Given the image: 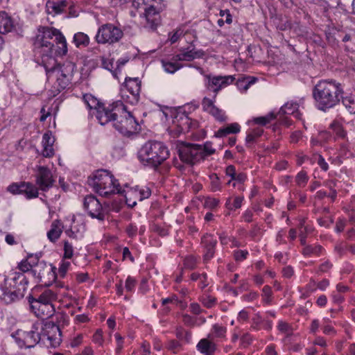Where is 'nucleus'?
<instances>
[{
  "mask_svg": "<svg viewBox=\"0 0 355 355\" xmlns=\"http://www.w3.org/2000/svg\"><path fill=\"white\" fill-rule=\"evenodd\" d=\"M54 42L58 46V53L62 55H66L68 51L67 40L61 31L53 27L40 26L37 28L33 45L35 51L42 56V64L43 59L49 62V58H53L52 52Z\"/></svg>",
  "mask_w": 355,
  "mask_h": 355,
  "instance_id": "nucleus-1",
  "label": "nucleus"
},
{
  "mask_svg": "<svg viewBox=\"0 0 355 355\" xmlns=\"http://www.w3.org/2000/svg\"><path fill=\"white\" fill-rule=\"evenodd\" d=\"M343 93L342 85L336 80H321L313 89V97L316 107L325 112L339 104Z\"/></svg>",
  "mask_w": 355,
  "mask_h": 355,
  "instance_id": "nucleus-2",
  "label": "nucleus"
},
{
  "mask_svg": "<svg viewBox=\"0 0 355 355\" xmlns=\"http://www.w3.org/2000/svg\"><path fill=\"white\" fill-rule=\"evenodd\" d=\"M170 156L168 147L162 142L148 141L138 152V159L145 166L157 168Z\"/></svg>",
  "mask_w": 355,
  "mask_h": 355,
  "instance_id": "nucleus-3",
  "label": "nucleus"
},
{
  "mask_svg": "<svg viewBox=\"0 0 355 355\" xmlns=\"http://www.w3.org/2000/svg\"><path fill=\"white\" fill-rule=\"evenodd\" d=\"M87 182L89 187L101 196L107 197L111 194L121 192L118 180L107 170H97L89 177Z\"/></svg>",
  "mask_w": 355,
  "mask_h": 355,
  "instance_id": "nucleus-4",
  "label": "nucleus"
},
{
  "mask_svg": "<svg viewBox=\"0 0 355 355\" xmlns=\"http://www.w3.org/2000/svg\"><path fill=\"white\" fill-rule=\"evenodd\" d=\"M49 59V62L43 59L42 65L46 71L47 80L52 83V87L49 91V95L55 97L67 88L69 84V79L54 58Z\"/></svg>",
  "mask_w": 355,
  "mask_h": 355,
  "instance_id": "nucleus-5",
  "label": "nucleus"
},
{
  "mask_svg": "<svg viewBox=\"0 0 355 355\" xmlns=\"http://www.w3.org/2000/svg\"><path fill=\"white\" fill-rule=\"evenodd\" d=\"M42 327V321L38 320L33 324L30 331L17 330L12 337L19 347H33L41 340Z\"/></svg>",
  "mask_w": 355,
  "mask_h": 355,
  "instance_id": "nucleus-6",
  "label": "nucleus"
},
{
  "mask_svg": "<svg viewBox=\"0 0 355 355\" xmlns=\"http://www.w3.org/2000/svg\"><path fill=\"white\" fill-rule=\"evenodd\" d=\"M123 36V31L117 26L107 23L99 26L95 35V41L99 44H114Z\"/></svg>",
  "mask_w": 355,
  "mask_h": 355,
  "instance_id": "nucleus-7",
  "label": "nucleus"
},
{
  "mask_svg": "<svg viewBox=\"0 0 355 355\" xmlns=\"http://www.w3.org/2000/svg\"><path fill=\"white\" fill-rule=\"evenodd\" d=\"M116 130L124 136H130L139 130V123L130 112L127 110L126 106L123 105V112H120L117 119L113 123Z\"/></svg>",
  "mask_w": 355,
  "mask_h": 355,
  "instance_id": "nucleus-8",
  "label": "nucleus"
},
{
  "mask_svg": "<svg viewBox=\"0 0 355 355\" xmlns=\"http://www.w3.org/2000/svg\"><path fill=\"white\" fill-rule=\"evenodd\" d=\"M123 102L121 101H116L113 102L112 104H109L107 106L104 105H100L96 109V117L99 123L104 125L110 121L113 123L119 116L120 112H123Z\"/></svg>",
  "mask_w": 355,
  "mask_h": 355,
  "instance_id": "nucleus-9",
  "label": "nucleus"
},
{
  "mask_svg": "<svg viewBox=\"0 0 355 355\" xmlns=\"http://www.w3.org/2000/svg\"><path fill=\"white\" fill-rule=\"evenodd\" d=\"M56 268L50 265L47 266L44 261H41L32 268V274L39 279L44 286H50L56 279Z\"/></svg>",
  "mask_w": 355,
  "mask_h": 355,
  "instance_id": "nucleus-10",
  "label": "nucleus"
},
{
  "mask_svg": "<svg viewBox=\"0 0 355 355\" xmlns=\"http://www.w3.org/2000/svg\"><path fill=\"white\" fill-rule=\"evenodd\" d=\"M204 77L205 79L206 88L214 93V98H216L219 91L232 84L235 80V77L232 75L214 76L211 74H205Z\"/></svg>",
  "mask_w": 355,
  "mask_h": 355,
  "instance_id": "nucleus-11",
  "label": "nucleus"
},
{
  "mask_svg": "<svg viewBox=\"0 0 355 355\" xmlns=\"http://www.w3.org/2000/svg\"><path fill=\"white\" fill-rule=\"evenodd\" d=\"M179 156L183 162L194 165L203 160L201 154V145L187 144L179 150Z\"/></svg>",
  "mask_w": 355,
  "mask_h": 355,
  "instance_id": "nucleus-12",
  "label": "nucleus"
},
{
  "mask_svg": "<svg viewBox=\"0 0 355 355\" xmlns=\"http://www.w3.org/2000/svg\"><path fill=\"white\" fill-rule=\"evenodd\" d=\"M42 331L41 332V340L44 343L49 342L53 347H58L61 342V332L58 326L52 322H44L42 321Z\"/></svg>",
  "mask_w": 355,
  "mask_h": 355,
  "instance_id": "nucleus-13",
  "label": "nucleus"
},
{
  "mask_svg": "<svg viewBox=\"0 0 355 355\" xmlns=\"http://www.w3.org/2000/svg\"><path fill=\"white\" fill-rule=\"evenodd\" d=\"M84 209L88 214L93 218H97L99 220L105 219V211L101 203L93 195H88L85 197L83 202Z\"/></svg>",
  "mask_w": 355,
  "mask_h": 355,
  "instance_id": "nucleus-14",
  "label": "nucleus"
},
{
  "mask_svg": "<svg viewBox=\"0 0 355 355\" xmlns=\"http://www.w3.org/2000/svg\"><path fill=\"white\" fill-rule=\"evenodd\" d=\"M36 175V184L39 189L43 191H48L53 187L54 180L50 169L46 166H38Z\"/></svg>",
  "mask_w": 355,
  "mask_h": 355,
  "instance_id": "nucleus-15",
  "label": "nucleus"
},
{
  "mask_svg": "<svg viewBox=\"0 0 355 355\" xmlns=\"http://www.w3.org/2000/svg\"><path fill=\"white\" fill-rule=\"evenodd\" d=\"M216 98L204 97L202 100V109L204 112L211 115L216 121H225L227 116L225 112L215 105Z\"/></svg>",
  "mask_w": 355,
  "mask_h": 355,
  "instance_id": "nucleus-16",
  "label": "nucleus"
},
{
  "mask_svg": "<svg viewBox=\"0 0 355 355\" xmlns=\"http://www.w3.org/2000/svg\"><path fill=\"white\" fill-rule=\"evenodd\" d=\"M157 3H153L145 8L144 10V15L146 20V26L154 31L157 28V26L160 23V11L162 10L161 6L157 7Z\"/></svg>",
  "mask_w": 355,
  "mask_h": 355,
  "instance_id": "nucleus-17",
  "label": "nucleus"
},
{
  "mask_svg": "<svg viewBox=\"0 0 355 355\" xmlns=\"http://www.w3.org/2000/svg\"><path fill=\"white\" fill-rule=\"evenodd\" d=\"M205 52L202 49L187 47L180 50V53L175 55V60L180 62L182 61L191 62L196 59L203 58Z\"/></svg>",
  "mask_w": 355,
  "mask_h": 355,
  "instance_id": "nucleus-18",
  "label": "nucleus"
},
{
  "mask_svg": "<svg viewBox=\"0 0 355 355\" xmlns=\"http://www.w3.org/2000/svg\"><path fill=\"white\" fill-rule=\"evenodd\" d=\"M141 80L139 78H126L125 80L124 89L122 90L128 92L132 94V101L139 102V94L141 91Z\"/></svg>",
  "mask_w": 355,
  "mask_h": 355,
  "instance_id": "nucleus-19",
  "label": "nucleus"
},
{
  "mask_svg": "<svg viewBox=\"0 0 355 355\" xmlns=\"http://www.w3.org/2000/svg\"><path fill=\"white\" fill-rule=\"evenodd\" d=\"M31 307L34 313L40 318H48L55 313V306L53 304H41L38 302L29 300Z\"/></svg>",
  "mask_w": 355,
  "mask_h": 355,
  "instance_id": "nucleus-20",
  "label": "nucleus"
},
{
  "mask_svg": "<svg viewBox=\"0 0 355 355\" xmlns=\"http://www.w3.org/2000/svg\"><path fill=\"white\" fill-rule=\"evenodd\" d=\"M202 243L204 246V260L209 261L214 255L217 241L213 235L205 234L202 238Z\"/></svg>",
  "mask_w": 355,
  "mask_h": 355,
  "instance_id": "nucleus-21",
  "label": "nucleus"
},
{
  "mask_svg": "<svg viewBox=\"0 0 355 355\" xmlns=\"http://www.w3.org/2000/svg\"><path fill=\"white\" fill-rule=\"evenodd\" d=\"M66 0H48L46 9L49 15H56L62 13L68 6Z\"/></svg>",
  "mask_w": 355,
  "mask_h": 355,
  "instance_id": "nucleus-22",
  "label": "nucleus"
},
{
  "mask_svg": "<svg viewBox=\"0 0 355 355\" xmlns=\"http://www.w3.org/2000/svg\"><path fill=\"white\" fill-rule=\"evenodd\" d=\"M119 193L124 196L125 202L128 207H133L137 205V201H141L136 187L133 188L128 187L127 189H121V192Z\"/></svg>",
  "mask_w": 355,
  "mask_h": 355,
  "instance_id": "nucleus-23",
  "label": "nucleus"
},
{
  "mask_svg": "<svg viewBox=\"0 0 355 355\" xmlns=\"http://www.w3.org/2000/svg\"><path fill=\"white\" fill-rule=\"evenodd\" d=\"M210 338H202L198 343L197 349L204 355H212L216 350V345Z\"/></svg>",
  "mask_w": 355,
  "mask_h": 355,
  "instance_id": "nucleus-24",
  "label": "nucleus"
},
{
  "mask_svg": "<svg viewBox=\"0 0 355 355\" xmlns=\"http://www.w3.org/2000/svg\"><path fill=\"white\" fill-rule=\"evenodd\" d=\"M14 28V21L10 16L4 11L0 12V33L6 34Z\"/></svg>",
  "mask_w": 355,
  "mask_h": 355,
  "instance_id": "nucleus-25",
  "label": "nucleus"
},
{
  "mask_svg": "<svg viewBox=\"0 0 355 355\" xmlns=\"http://www.w3.org/2000/svg\"><path fill=\"white\" fill-rule=\"evenodd\" d=\"M24 296V290H3L1 299L6 304L17 301Z\"/></svg>",
  "mask_w": 355,
  "mask_h": 355,
  "instance_id": "nucleus-26",
  "label": "nucleus"
},
{
  "mask_svg": "<svg viewBox=\"0 0 355 355\" xmlns=\"http://www.w3.org/2000/svg\"><path fill=\"white\" fill-rule=\"evenodd\" d=\"M62 228L63 226L60 220L53 221L51 228L47 232L48 239L53 243L55 242L60 238L62 232Z\"/></svg>",
  "mask_w": 355,
  "mask_h": 355,
  "instance_id": "nucleus-27",
  "label": "nucleus"
},
{
  "mask_svg": "<svg viewBox=\"0 0 355 355\" xmlns=\"http://www.w3.org/2000/svg\"><path fill=\"white\" fill-rule=\"evenodd\" d=\"M56 299L57 295L53 290H44L38 299H35L33 297H28V300H31V301L38 302L44 304H53Z\"/></svg>",
  "mask_w": 355,
  "mask_h": 355,
  "instance_id": "nucleus-28",
  "label": "nucleus"
},
{
  "mask_svg": "<svg viewBox=\"0 0 355 355\" xmlns=\"http://www.w3.org/2000/svg\"><path fill=\"white\" fill-rule=\"evenodd\" d=\"M162 65L164 71L167 73H174L178 70L182 69L184 65L181 64L178 60H175V55H173L171 60H162Z\"/></svg>",
  "mask_w": 355,
  "mask_h": 355,
  "instance_id": "nucleus-29",
  "label": "nucleus"
},
{
  "mask_svg": "<svg viewBox=\"0 0 355 355\" xmlns=\"http://www.w3.org/2000/svg\"><path fill=\"white\" fill-rule=\"evenodd\" d=\"M241 130V126L237 123H232L228 124L227 126L223 127L218 129L215 132V137H223L230 134H236L239 132Z\"/></svg>",
  "mask_w": 355,
  "mask_h": 355,
  "instance_id": "nucleus-30",
  "label": "nucleus"
},
{
  "mask_svg": "<svg viewBox=\"0 0 355 355\" xmlns=\"http://www.w3.org/2000/svg\"><path fill=\"white\" fill-rule=\"evenodd\" d=\"M21 194H24L27 199L35 198L38 196V188L29 182H22Z\"/></svg>",
  "mask_w": 355,
  "mask_h": 355,
  "instance_id": "nucleus-31",
  "label": "nucleus"
},
{
  "mask_svg": "<svg viewBox=\"0 0 355 355\" xmlns=\"http://www.w3.org/2000/svg\"><path fill=\"white\" fill-rule=\"evenodd\" d=\"M85 230V225L80 223V224L78 222H76L75 220H73V223L71 225L69 230L66 231V234L72 238H78L79 236H82Z\"/></svg>",
  "mask_w": 355,
  "mask_h": 355,
  "instance_id": "nucleus-32",
  "label": "nucleus"
},
{
  "mask_svg": "<svg viewBox=\"0 0 355 355\" xmlns=\"http://www.w3.org/2000/svg\"><path fill=\"white\" fill-rule=\"evenodd\" d=\"M73 42L78 48L86 47L89 44L90 39L87 34L78 32L73 35Z\"/></svg>",
  "mask_w": 355,
  "mask_h": 355,
  "instance_id": "nucleus-33",
  "label": "nucleus"
},
{
  "mask_svg": "<svg viewBox=\"0 0 355 355\" xmlns=\"http://www.w3.org/2000/svg\"><path fill=\"white\" fill-rule=\"evenodd\" d=\"M263 130L261 128H255L250 130L247 132L245 143L248 147H250V144L254 143L257 139L262 135Z\"/></svg>",
  "mask_w": 355,
  "mask_h": 355,
  "instance_id": "nucleus-34",
  "label": "nucleus"
},
{
  "mask_svg": "<svg viewBox=\"0 0 355 355\" xmlns=\"http://www.w3.org/2000/svg\"><path fill=\"white\" fill-rule=\"evenodd\" d=\"M256 81L254 77H244L237 80L236 86L241 92H245Z\"/></svg>",
  "mask_w": 355,
  "mask_h": 355,
  "instance_id": "nucleus-35",
  "label": "nucleus"
},
{
  "mask_svg": "<svg viewBox=\"0 0 355 355\" xmlns=\"http://www.w3.org/2000/svg\"><path fill=\"white\" fill-rule=\"evenodd\" d=\"M226 331L225 327L216 324L213 326L208 338L212 340L214 338H223L225 337Z\"/></svg>",
  "mask_w": 355,
  "mask_h": 355,
  "instance_id": "nucleus-36",
  "label": "nucleus"
},
{
  "mask_svg": "<svg viewBox=\"0 0 355 355\" xmlns=\"http://www.w3.org/2000/svg\"><path fill=\"white\" fill-rule=\"evenodd\" d=\"M324 248L320 245H306L303 249V254L305 256H320L323 254Z\"/></svg>",
  "mask_w": 355,
  "mask_h": 355,
  "instance_id": "nucleus-37",
  "label": "nucleus"
},
{
  "mask_svg": "<svg viewBox=\"0 0 355 355\" xmlns=\"http://www.w3.org/2000/svg\"><path fill=\"white\" fill-rule=\"evenodd\" d=\"M244 197L243 196H237L234 198L233 202H231V198L227 199L225 207L230 211H234L241 207Z\"/></svg>",
  "mask_w": 355,
  "mask_h": 355,
  "instance_id": "nucleus-38",
  "label": "nucleus"
},
{
  "mask_svg": "<svg viewBox=\"0 0 355 355\" xmlns=\"http://www.w3.org/2000/svg\"><path fill=\"white\" fill-rule=\"evenodd\" d=\"M299 105L297 103L288 102L280 109V112L284 114H294L298 110Z\"/></svg>",
  "mask_w": 355,
  "mask_h": 355,
  "instance_id": "nucleus-39",
  "label": "nucleus"
},
{
  "mask_svg": "<svg viewBox=\"0 0 355 355\" xmlns=\"http://www.w3.org/2000/svg\"><path fill=\"white\" fill-rule=\"evenodd\" d=\"M343 104L350 114H355V98L352 96H347L341 98Z\"/></svg>",
  "mask_w": 355,
  "mask_h": 355,
  "instance_id": "nucleus-40",
  "label": "nucleus"
},
{
  "mask_svg": "<svg viewBox=\"0 0 355 355\" xmlns=\"http://www.w3.org/2000/svg\"><path fill=\"white\" fill-rule=\"evenodd\" d=\"M276 117L275 114L272 112L268 114L263 116L254 117L252 119L255 124L265 125L269 123L272 120Z\"/></svg>",
  "mask_w": 355,
  "mask_h": 355,
  "instance_id": "nucleus-41",
  "label": "nucleus"
},
{
  "mask_svg": "<svg viewBox=\"0 0 355 355\" xmlns=\"http://www.w3.org/2000/svg\"><path fill=\"white\" fill-rule=\"evenodd\" d=\"M210 190L212 192L220 191L222 189L221 182L218 176L216 173L209 175Z\"/></svg>",
  "mask_w": 355,
  "mask_h": 355,
  "instance_id": "nucleus-42",
  "label": "nucleus"
},
{
  "mask_svg": "<svg viewBox=\"0 0 355 355\" xmlns=\"http://www.w3.org/2000/svg\"><path fill=\"white\" fill-rule=\"evenodd\" d=\"M330 128L333 130V132L336 135V136L339 138H345L347 135L346 132L344 130L343 127L340 123L338 121H334L331 125Z\"/></svg>",
  "mask_w": 355,
  "mask_h": 355,
  "instance_id": "nucleus-43",
  "label": "nucleus"
},
{
  "mask_svg": "<svg viewBox=\"0 0 355 355\" xmlns=\"http://www.w3.org/2000/svg\"><path fill=\"white\" fill-rule=\"evenodd\" d=\"M83 99L89 109H96L98 107V105H100L97 99L92 94H84Z\"/></svg>",
  "mask_w": 355,
  "mask_h": 355,
  "instance_id": "nucleus-44",
  "label": "nucleus"
},
{
  "mask_svg": "<svg viewBox=\"0 0 355 355\" xmlns=\"http://www.w3.org/2000/svg\"><path fill=\"white\" fill-rule=\"evenodd\" d=\"M215 153L216 149L213 148L211 142L207 141L203 146L201 145V154L203 157V160Z\"/></svg>",
  "mask_w": 355,
  "mask_h": 355,
  "instance_id": "nucleus-45",
  "label": "nucleus"
},
{
  "mask_svg": "<svg viewBox=\"0 0 355 355\" xmlns=\"http://www.w3.org/2000/svg\"><path fill=\"white\" fill-rule=\"evenodd\" d=\"M309 181L307 173L304 171H300L295 177V182L300 187H304Z\"/></svg>",
  "mask_w": 355,
  "mask_h": 355,
  "instance_id": "nucleus-46",
  "label": "nucleus"
},
{
  "mask_svg": "<svg viewBox=\"0 0 355 355\" xmlns=\"http://www.w3.org/2000/svg\"><path fill=\"white\" fill-rule=\"evenodd\" d=\"M220 203V200L217 198L212 197H207L205 199L204 207L205 208L209 209H216Z\"/></svg>",
  "mask_w": 355,
  "mask_h": 355,
  "instance_id": "nucleus-47",
  "label": "nucleus"
},
{
  "mask_svg": "<svg viewBox=\"0 0 355 355\" xmlns=\"http://www.w3.org/2000/svg\"><path fill=\"white\" fill-rule=\"evenodd\" d=\"M92 342L98 346H103L104 343V337L103 331L100 329H97L92 336Z\"/></svg>",
  "mask_w": 355,
  "mask_h": 355,
  "instance_id": "nucleus-48",
  "label": "nucleus"
},
{
  "mask_svg": "<svg viewBox=\"0 0 355 355\" xmlns=\"http://www.w3.org/2000/svg\"><path fill=\"white\" fill-rule=\"evenodd\" d=\"M83 339H84L83 334H79L75 335L70 338L69 346L72 348L77 347L83 343Z\"/></svg>",
  "mask_w": 355,
  "mask_h": 355,
  "instance_id": "nucleus-49",
  "label": "nucleus"
},
{
  "mask_svg": "<svg viewBox=\"0 0 355 355\" xmlns=\"http://www.w3.org/2000/svg\"><path fill=\"white\" fill-rule=\"evenodd\" d=\"M136 189L138 191L139 196L142 201L144 199L148 198L151 195V191L148 187H139L137 186Z\"/></svg>",
  "mask_w": 355,
  "mask_h": 355,
  "instance_id": "nucleus-50",
  "label": "nucleus"
},
{
  "mask_svg": "<svg viewBox=\"0 0 355 355\" xmlns=\"http://www.w3.org/2000/svg\"><path fill=\"white\" fill-rule=\"evenodd\" d=\"M73 255V247L68 241H64V259H71Z\"/></svg>",
  "mask_w": 355,
  "mask_h": 355,
  "instance_id": "nucleus-51",
  "label": "nucleus"
},
{
  "mask_svg": "<svg viewBox=\"0 0 355 355\" xmlns=\"http://www.w3.org/2000/svg\"><path fill=\"white\" fill-rule=\"evenodd\" d=\"M55 142V138L52 135L51 131H47L42 136V146H53Z\"/></svg>",
  "mask_w": 355,
  "mask_h": 355,
  "instance_id": "nucleus-52",
  "label": "nucleus"
},
{
  "mask_svg": "<svg viewBox=\"0 0 355 355\" xmlns=\"http://www.w3.org/2000/svg\"><path fill=\"white\" fill-rule=\"evenodd\" d=\"M114 338L116 344L115 352L116 355H119L124 346L123 338L118 333L114 334Z\"/></svg>",
  "mask_w": 355,
  "mask_h": 355,
  "instance_id": "nucleus-53",
  "label": "nucleus"
},
{
  "mask_svg": "<svg viewBox=\"0 0 355 355\" xmlns=\"http://www.w3.org/2000/svg\"><path fill=\"white\" fill-rule=\"evenodd\" d=\"M5 241L9 245H17L21 242L20 237L12 234H7L5 237Z\"/></svg>",
  "mask_w": 355,
  "mask_h": 355,
  "instance_id": "nucleus-54",
  "label": "nucleus"
},
{
  "mask_svg": "<svg viewBox=\"0 0 355 355\" xmlns=\"http://www.w3.org/2000/svg\"><path fill=\"white\" fill-rule=\"evenodd\" d=\"M248 254V251L246 250H238L234 251L233 255L236 261H243L247 258Z\"/></svg>",
  "mask_w": 355,
  "mask_h": 355,
  "instance_id": "nucleus-55",
  "label": "nucleus"
},
{
  "mask_svg": "<svg viewBox=\"0 0 355 355\" xmlns=\"http://www.w3.org/2000/svg\"><path fill=\"white\" fill-rule=\"evenodd\" d=\"M22 189V182L20 183H12L10 185H9L7 188V191L10 193L16 195V194H21Z\"/></svg>",
  "mask_w": 355,
  "mask_h": 355,
  "instance_id": "nucleus-56",
  "label": "nucleus"
},
{
  "mask_svg": "<svg viewBox=\"0 0 355 355\" xmlns=\"http://www.w3.org/2000/svg\"><path fill=\"white\" fill-rule=\"evenodd\" d=\"M184 266L186 268L193 269L196 266V259L193 256L187 257L184 260Z\"/></svg>",
  "mask_w": 355,
  "mask_h": 355,
  "instance_id": "nucleus-57",
  "label": "nucleus"
},
{
  "mask_svg": "<svg viewBox=\"0 0 355 355\" xmlns=\"http://www.w3.org/2000/svg\"><path fill=\"white\" fill-rule=\"evenodd\" d=\"M166 347L168 350L173 353H177L181 349L180 344L175 340H170L168 342Z\"/></svg>",
  "mask_w": 355,
  "mask_h": 355,
  "instance_id": "nucleus-58",
  "label": "nucleus"
},
{
  "mask_svg": "<svg viewBox=\"0 0 355 355\" xmlns=\"http://www.w3.org/2000/svg\"><path fill=\"white\" fill-rule=\"evenodd\" d=\"M138 232V228L136 225L133 223H130L125 227V232L128 235L129 237H135L137 236Z\"/></svg>",
  "mask_w": 355,
  "mask_h": 355,
  "instance_id": "nucleus-59",
  "label": "nucleus"
},
{
  "mask_svg": "<svg viewBox=\"0 0 355 355\" xmlns=\"http://www.w3.org/2000/svg\"><path fill=\"white\" fill-rule=\"evenodd\" d=\"M70 266V263L68 261H62L58 268L59 275L62 277H64L69 268Z\"/></svg>",
  "mask_w": 355,
  "mask_h": 355,
  "instance_id": "nucleus-60",
  "label": "nucleus"
},
{
  "mask_svg": "<svg viewBox=\"0 0 355 355\" xmlns=\"http://www.w3.org/2000/svg\"><path fill=\"white\" fill-rule=\"evenodd\" d=\"M176 336L180 339H185L187 342H189L191 338V334L184 331L182 328L177 329Z\"/></svg>",
  "mask_w": 355,
  "mask_h": 355,
  "instance_id": "nucleus-61",
  "label": "nucleus"
},
{
  "mask_svg": "<svg viewBox=\"0 0 355 355\" xmlns=\"http://www.w3.org/2000/svg\"><path fill=\"white\" fill-rule=\"evenodd\" d=\"M101 61H102V67L105 69H107L110 71H112L113 68H114V61H113V59H107V58H105L104 57H103L101 58Z\"/></svg>",
  "mask_w": 355,
  "mask_h": 355,
  "instance_id": "nucleus-62",
  "label": "nucleus"
},
{
  "mask_svg": "<svg viewBox=\"0 0 355 355\" xmlns=\"http://www.w3.org/2000/svg\"><path fill=\"white\" fill-rule=\"evenodd\" d=\"M218 236L220 242L223 245H227L230 244V243L232 241V239L234 238V236H228L225 232H221L218 234Z\"/></svg>",
  "mask_w": 355,
  "mask_h": 355,
  "instance_id": "nucleus-63",
  "label": "nucleus"
},
{
  "mask_svg": "<svg viewBox=\"0 0 355 355\" xmlns=\"http://www.w3.org/2000/svg\"><path fill=\"white\" fill-rule=\"evenodd\" d=\"M202 302L205 306L210 308L216 304V298L211 295L205 296L202 300Z\"/></svg>",
  "mask_w": 355,
  "mask_h": 355,
  "instance_id": "nucleus-64",
  "label": "nucleus"
}]
</instances>
